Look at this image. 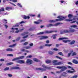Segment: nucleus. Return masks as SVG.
Masks as SVG:
<instances>
[{"label":"nucleus","mask_w":78,"mask_h":78,"mask_svg":"<svg viewBox=\"0 0 78 78\" xmlns=\"http://www.w3.org/2000/svg\"><path fill=\"white\" fill-rule=\"evenodd\" d=\"M71 41L70 40H63L62 41L63 42H64V43H67L68 42H70Z\"/></svg>","instance_id":"15"},{"label":"nucleus","mask_w":78,"mask_h":78,"mask_svg":"<svg viewBox=\"0 0 78 78\" xmlns=\"http://www.w3.org/2000/svg\"><path fill=\"white\" fill-rule=\"evenodd\" d=\"M11 30H18V28H12L11 29Z\"/></svg>","instance_id":"52"},{"label":"nucleus","mask_w":78,"mask_h":78,"mask_svg":"<svg viewBox=\"0 0 78 78\" xmlns=\"http://www.w3.org/2000/svg\"><path fill=\"white\" fill-rule=\"evenodd\" d=\"M5 11V10L4 8H1V9H0V12H1V11Z\"/></svg>","instance_id":"44"},{"label":"nucleus","mask_w":78,"mask_h":78,"mask_svg":"<svg viewBox=\"0 0 78 78\" xmlns=\"http://www.w3.org/2000/svg\"><path fill=\"white\" fill-rule=\"evenodd\" d=\"M36 70H41V72H43V71H45V70H46V69L38 68H37Z\"/></svg>","instance_id":"7"},{"label":"nucleus","mask_w":78,"mask_h":78,"mask_svg":"<svg viewBox=\"0 0 78 78\" xmlns=\"http://www.w3.org/2000/svg\"><path fill=\"white\" fill-rule=\"evenodd\" d=\"M66 75H67V73H66V72H64L62 74V76L65 77L67 76Z\"/></svg>","instance_id":"32"},{"label":"nucleus","mask_w":78,"mask_h":78,"mask_svg":"<svg viewBox=\"0 0 78 78\" xmlns=\"http://www.w3.org/2000/svg\"><path fill=\"white\" fill-rule=\"evenodd\" d=\"M38 38H39L40 40H42V39H47V38H48V37L41 36L38 37Z\"/></svg>","instance_id":"5"},{"label":"nucleus","mask_w":78,"mask_h":78,"mask_svg":"<svg viewBox=\"0 0 78 78\" xmlns=\"http://www.w3.org/2000/svg\"><path fill=\"white\" fill-rule=\"evenodd\" d=\"M17 6H18L20 8H22V5H21V4L20 3H18L17 4Z\"/></svg>","instance_id":"21"},{"label":"nucleus","mask_w":78,"mask_h":78,"mask_svg":"<svg viewBox=\"0 0 78 78\" xmlns=\"http://www.w3.org/2000/svg\"><path fill=\"white\" fill-rule=\"evenodd\" d=\"M20 37H18L16 39V40L17 41H19L20 40Z\"/></svg>","instance_id":"54"},{"label":"nucleus","mask_w":78,"mask_h":78,"mask_svg":"<svg viewBox=\"0 0 78 78\" xmlns=\"http://www.w3.org/2000/svg\"><path fill=\"white\" fill-rule=\"evenodd\" d=\"M25 58V56H22L19 57H18V59H23V58Z\"/></svg>","instance_id":"23"},{"label":"nucleus","mask_w":78,"mask_h":78,"mask_svg":"<svg viewBox=\"0 0 78 78\" xmlns=\"http://www.w3.org/2000/svg\"><path fill=\"white\" fill-rule=\"evenodd\" d=\"M17 63H19V64H24L25 63V61L20 60L17 61Z\"/></svg>","instance_id":"6"},{"label":"nucleus","mask_w":78,"mask_h":78,"mask_svg":"<svg viewBox=\"0 0 78 78\" xmlns=\"http://www.w3.org/2000/svg\"><path fill=\"white\" fill-rule=\"evenodd\" d=\"M28 33V32H26L24 33H23L21 34V36H25V35H26V34H27Z\"/></svg>","instance_id":"16"},{"label":"nucleus","mask_w":78,"mask_h":78,"mask_svg":"<svg viewBox=\"0 0 78 78\" xmlns=\"http://www.w3.org/2000/svg\"><path fill=\"white\" fill-rule=\"evenodd\" d=\"M5 61V60H4V59H0V61H1V62H2L3 61Z\"/></svg>","instance_id":"56"},{"label":"nucleus","mask_w":78,"mask_h":78,"mask_svg":"<svg viewBox=\"0 0 78 78\" xmlns=\"http://www.w3.org/2000/svg\"><path fill=\"white\" fill-rule=\"evenodd\" d=\"M71 28H76L77 27V26L76 25H73L70 26Z\"/></svg>","instance_id":"30"},{"label":"nucleus","mask_w":78,"mask_h":78,"mask_svg":"<svg viewBox=\"0 0 78 78\" xmlns=\"http://www.w3.org/2000/svg\"><path fill=\"white\" fill-rule=\"evenodd\" d=\"M34 61H35V62H39V60L36 58H34Z\"/></svg>","instance_id":"29"},{"label":"nucleus","mask_w":78,"mask_h":78,"mask_svg":"<svg viewBox=\"0 0 78 78\" xmlns=\"http://www.w3.org/2000/svg\"><path fill=\"white\" fill-rule=\"evenodd\" d=\"M9 68L8 67H6L4 69V71H6V70H9Z\"/></svg>","instance_id":"36"},{"label":"nucleus","mask_w":78,"mask_h":78,"mask_svg":"<svg viewBox=\"0 0 78 78\" xmlns=\"http://www.w3.org/2000/svg\"><path fill=\"white\" fill-rule=\"evenodd\" d=\"M61 24L60 23H55V25H54V26H58L59 25H60Z\"/></svg>","instance_id":"33"},{"label":"nucleus","mask_w":78,"mask_h":78,"mask_svg":"<svg viewBox=\"0 0 78 78\" xmlns=\"http://www.w3.org/2000/svg\"><path fill=\"white\" fill-rule=\"evenodd\" d=\"M75 31V30L73 29L70 28L69 30V33H73Z\"/></svg>","instance_id":"10"},{"label":"nucleus","mask_w":78,"mask_h":78,"mask_svg":"<svg viewBox=\"0 0 78 78\" xmlns=\"http://www.w3.org/2000/svg\"><path fill=\"white\" fill-rule=\"evenodd\" d=\"M53 31L52 30H46L44 31V33H45V34H48V33H53Z\"/></svg>","instance_id":"8"},{"label":"nucleus","mask_w":78,"mask_h":78,"mask_svg":"<svg viewBox=\"0 0 78 78\" xmlns=\"http://www.w3.org/2000/svg\"><path fill=\"white\" fill-rule=\"evenodd\" d=\"M56 68H57V69H61L60 72H63V71H64V70H67V67L65 66H57Z\"/></svg>","instance_id":"2"},{"label":"nucleus","mask_w":78,"mask_h":78,"mask_svg":"<svg viewBox=\"0 0 78 78\" xmlns=\"http://www.w3.org/2000/svg\"><path fill=\"white\" fill-rule=\"evenodd\" d=\"M2 22L4 23H7V20H6L4 19L3 20Z\"/></svg>","instance_id":"28"},{"label":"nucleus","mask_w":78,"mask_h":78,"mask_svg":"<svg viewBox=\"0 0 78 78\" xmlns=\"http://www.w3.org/2000/svg\"><path fill=\"white\" fill-rule=\"evenodd\" d=\"M8 75L9 77H11L12 76V75L11 74H8Z\"/></svg>","instance_id":"53"},{"label":"nucleus","mask_w":78,"mask_h":78,"mask_svg":"<svg viewBox=\"0 0 78 78\" xmlns=\"http://www.w3.org/2000/svg\"><path fill=\"white\" fill-rule=\"evenodd\" d=\"M48 53L50 55H52V54H53V52L51 51H50L48 52Z\"/></svg>","instance_id":"45"},{"label":"nucleus","mask_w":78,"mask_h":78,"mask_svg":"<svg viewBox=\"0 0 78 78\" xmlns=\"http://www.w3.org/2000/svg\"><path fill=\"white\" fill-rule=\"evenodd\" d=\"M17 59H19V58L18 57L16 58H14V59H13L12 60V61H16V60H17Z\"/></svg>","instance_id":"39"},{"label":"nucleus","mask_w":78,"mask_h":78,"mask_svg":"<svg viewBox=\"0 0 78 78\" xmlns=\"http://www.w3.org/2000/svg\"><path fill=\"white\" fill-rule=\"evenodd\" d=\"M75 42V41L74 40L72 41L69 43V44L70 45H73V44H74Z\"/></svg>","instance_id":"20"},{"label":"nucleus","mask_w":78,"mask_h":78,"mask_svg":"<svg viewBox=\"0 0 78 78\" xmlns=\"http://www.w3.org/2000/svg\"><path fill=\"white\" fill-rule=\"evenodd\" d=\"M19 25H16L15 26H14L12 27V28H16V27H19Z\"/></svg>","instance_id":"48"},{"label":"nucleus","mask_w":78,"mask_h":78,"mask_svg":"<svg viewBox=\"0 0 78 78\" xmlns=\"http://www.w3.org/2000/svg\"><path fill=\"white\" fill-rule=\"evenodd\" d=\"M54 50H55V51H57L58 50V48H55L53 49Z\"/></svg>","instance_id":"61"},{"label":"nucleus","mask_w":78,"mask_h":78,"mask_svg":"<svg viewBox=\"0 0 78 78\" xmlns=\"http://www.w3.org/2000/svg\"><path fill=\"white\" fill-rule=\"evenodd\" d=\"M16 45V44H14L13 45H11L9 46V47H14Z\"/></svg>","instance_id":"26"},{"label":"nucleus","mask_w":78,"mask_h":78,"mask_svg":"<svg viewBox=\"0 0 78 78\" xmlns=\"http://www.w3.org/2000/svg\"><path fill=\"white\" fill-rule=\"evenodd\" d=\"M34 23H35V24H39V22L38 21L37 22L35 21Z\"/></svg>","instance_id":"49"},{"label":"nucleus","mask_w":78,"mask_h":78,"mask_svg":"<svg viewBox=\"0 0 78 78\" xmlns=\"http://www.w3.org/2000/svg\"><path fill=\"white\" fill-rule=\"evenodd\" d=\"M29 16H31V17H34V16H35V15H33L32 14H29Z\"/></svg>","instance_id":"50"},{"label":"nucleus","mask_w":78,"mask_h":78,"mask_svg":"<svg viewBox=\"0 0 78 78\" xmlns=\"http://www.w3.org/2000/svg\"><path fill=\"white\" fill-rule=\"evenodd\" d=\"M25 48L26 49H29V48H30V46H27L25 47Z\"/></svg>","instance_id":"57"},{"label":"nucleus","mask_w":78,"mask_h":78,"mask_svg":"<svg viewBox=\"0 0 78 78\" xmlns=\"http://www.w3.org/2000/svg\"><path fill=\"white\" fill-rule=\"evenodd\" d=\"M38 21V22H39V23H40V22H42V20H39Z\"/></svg>","instance_id":"60"},{"label":"nucleus","mask_w":78,"mask_h":78,"mask_svg":"<svg viewBox=\"0 0 78 78\" xmlns=\"http://www.w3.org/2000/svg\"><path fill=\"white\" fill-rule=\"evenodd\" d=\"M58 62V61L57 60H53L52 61L53 63L55 65H60L61 64H62V63L61 62Z\"/></svg>","instance_id":"3"},{"label":"nucleus","mask_w":78,"mask_h":78,"mask_svg":"<svg viewBox=\"0 0 78 78\" xmlns=\"http://www.w3.org/2000/svg\"><path fill=\"white\" fill-rule=\"evenodd\" d=\"M23 17L24 19H30V17L29 16H26L25 15H24L23 16Z\"/></svg>","instance_id":"12"},{"label":"nucleus","mask_w":78,"mask_h":78,"mask_svg":"<svg viewBox=\"0 0 78 78\" xmlns=\"http://www.w3.org/2000/svg\"><path fill=\"white\" fill-rule=\"evenodd\" d=\"M28 37V35L25 36L23 37V39H25V38H27V37Z\"/></svg>","instance_id":"42"},{"label":"nucleus","mask_w":78,"mask_h":78,"mask_svg":"<svg viewBox=\"0 0 78 78\" xmlns=\"http://www.w3.org/2000/svg\"><path fill=\"white\" fill-rule=\"evenodd\" d=\"M64 31H61L60 34H64Z\"/></svg>","instance_id":"59"},{"label":"nucleus","mask_w":78,"mask_h":78,"mask_svg":"<svg viewBox=\"0 0 78 78\" xmlns=\"http://www.w3.org/2000/svg\"><path fill=\"white\" fill-rule=\"evenodd\" d=\"M57 36V34H55V35H53L52 36V37H53V39H56V36Z\"/></svg>","instance_id":"31"},{"label":"nucleus","mask_w":78,"mask_h":78,"mask_svg":"<svg viewBox=\"0 0 78 78\" xmlns=\"http://www.w3.org/2000/svg\"><path fill=\"white\" fill-rule=\"evenodd\" d=\"M58 54L60 55H61L62 56H64V55H63V54L62 53V52H59L58 53Z\"/></svg>","instance_id":"41"},{"label":"nucleus","mask_w":78,"mask_h":78,"mask_svg":"<svg viewBox=\"0 0 78 78\" xmlns=\"http://www.w3.org/2000/svg\"><path fill=\"white\" fill-rule=\"evenodd\" d=\"M46 69H48V70H51V67H48L47 66L46 67Z\"/></svg>","instance_id":"55"},{"label":"nucleus","mask_w":78,"mask_h":78,"mask_svg":"<svg viewBox=\"0 0 78 78\" xmlns=\"http://www.w3.org/2000/svg\"><path fill=\"white\" fill-rule=\"evenodd\" d=\"M11 9H12V7H7L5 8V9L7 11H10V10H11Z\"/></svg>","instance_id":"14"},{"label":"nucleus","mask_w":78,"mask_h":78,"mask_svg":"<svg viewBox=\"0 0 78 78\" xmlns=\"http://www.w3.org/2000/svg\"><path fill=\"white\" fill-rule=\"evenodd\" d=\"M7 51H12L13 50L11 48H8L6 49Z\"/></svg>","instance_id":"19"},{"label":"nucleus","mask_w":78,"mask_h":78,"mask_svg":"<svg viewBox=\"0 0 78 78\" xmlns=\"http://www.w3.org/2000/svg\"><path fill=\"white\" fill-rule=\"evenodd\" d=\"M32 63H33V61L32 60L30 59H27L26 61V64L28 65H30L32 64Z\"/></svg>","instance_id":"4"},{"label":"nucleus","mask_w":78,"mask_h":78,"mask_svg":"<svg viewBox=\"0 0 78 78\" xmlns=\"http://www.w3.org/2000/svg\"><path fill=\"white\" fill-rule=\"evenodd\" d=\"M7 56H12H12H13V55L12 54H7Z\"/></svg>","instance_id":"40"},{"label":"nucleus","mask_w":78,"mask_h":78,"mask_svg":"<svg viewBox=\"0 0 78 78\" xmlns=\"http://www.w3.org/2000/svg\"><path fill=\"white\" fill-rule=\"evenodd\" d=\"M44 34V32H42L37 34L38 35H41V34Z\"/></svg>","instance_id":"35"},{"label":"nucleus","mask_w":78,"mask_h":78,"mask_svg":"<svg viewBox=\"0 0 78 78\" xmlns=\"http://www.w3.org/2000/svg\"><path fill=\"white\" fill-rule=\"evenodd\" d=\"M55 25L52 24H49L47 25V27H54Z\"/></svg>","instance_id":"18"},{"label":"nucleus","mask_w":78,"mask_h":78,"mask_svg":"<svg viewBox=\"0 0 78 78\" xmlns=\"http://www.w3.org/2000/svg\"><path fill=\"white\" fill-rule=\"evenodd\" d=\"M51 60H47L46 61V64H49L50 63H51Z\"/></svg>","instance_id":"27"},{"label":"nucleus","mask_w":78,"mask_h":78,"mask_svg":"<svg viewBox=\"0 0 78 78\" xmlns=\"http://www.w3.org/2000/svg\"><path fill=\"white\" fill-rule=\"evenodd\" d=\"M67 17V16H65V17L62 16H58L57 17L58 19H56L55 21H57V22H58V21H61L65 19Z\"/></svg>","instance_id":"1"},{"label":"nucleus","mask_w":78,"mask_h":78,"mask_svg":"<svg viewBox=\"0 0 78 78\" xmlns=\"http://www.w3.org/2000/svg\"><path fill=\"white\" fill-rule=\"evenodd\" d=\"M13 63L12 62H9L6 64L7 66H9L10 65H12V64H13Z\"/></svg>","instance_id":"24"},{"label":"nucleus","mask_w":78,"mask_h":78,"mask_svg":"<svg viewBox=\"0 0 78 78\" xmlns=\"http://www.w3.org/2000/svg\"><path fill=\"white\" fill-rule=\"evenodd\" d=\"M64 33H69V30H64Z\"/></svg>","instance_id":"25"},{"label":"nucleus","mask_w":78,"mask_h":78,"mask_svg":"<svg viewBox=\"0 0 78 78\" xmlns=\"http://www.w3.org/2000/svg\"><path fill=\"white\" fill-rule=\"evenodd\" d=\"M65 20L66 21H67V22H70V21H72V20H73L66 19Z\"/></svg>","instance_id":"37"},{"label":"nucleus","mask_w":78,"mask_h":78,"mask_svg":"<svg viewBox=\"0 0 78 78\" xmlns=\"http://www.w3.org/2000/svg\"><path fill=\"white\" fill-rule=\"evenodd\" d=\"M13 2H14V3H16V2H17V0H12Z\"/></svg>","instance_id":"58"},{"label":"nucleus","mask_w":78,"mask_h":78,"mask_svg":"<svg viewBox=\"0 0 78 78\" xmlns=\"http://www.w3.org/2000/svg\"><path fill=\"white\" fill-rule=\"evenodd\" d=\"M46 44H48V43L50 42V41H49L48 40L46 41Z\"/></svg>","instance_id":"64"},{"label":"nucleus","mask_w":78,"mask_h":78,"mask_svg":"<svg viewBox=\"0 0 78 78\" xmlns=\"http://www.w3.org/2000/svg\"><path fill=\"white\" fill-rule=\"evenodd\" d=\"M32 57V55H28V56H27L26 57L27 58H31Z\"/></svg>","instance_id":"46"},{"label":"nucleus","mask_w":78,"mask_h":78,"mask_svg":"<svg viewBox=\"0 0 78 78\" xmlns=\"http://www.w3.org/2000/svg\"><path fill=\"white\" fill-rule=\"evenodd\" d=\"M26 23V22L22 21L20 22V24H22V23Z\"/></svg>","instance_id":"47"},{"label":"nucleus","mask_w":78,"mask_h":78,"mask_svg":"<svg viewBox=\"0 0 78 78\" xmlns=\"http://www.w3.org/2000/svg\"><path fill=\"white\" fill-rule=\"evenodd\" d=\"M28 42H26L25 43H24V45H27V44H28Z\"/></svg>","instance_id":"62"},{"label":"nucleus","mask_w":78,"mask_h":78,"mask_svg":"<svg viewBox=\"0 0 78 78\" xmlns=\"http://www.w3.org/2000/svg\"><path fill=\"white\" fill-rule=\"evenodd\" d=\"M45 46H46L47 47H50V46H51L52 45V44H45Z\"/></svg>","instance_id":"34"},{"label":"nucleus","mask_w":78,"mask_h":78,"mask_svg":"<svg viewBox=\"0 0 78 78\" xmlns=\"http://www.w3.org/2000/svg\"><path fill=\"white\" fill-rule=\"evenodd\" d=\"M70 55H71V53H69L68 54V56L69 57H70Z\"/></svg>","instance_id":"63"},{"label":"nucleus","mask_w":78,"mask_h":78,"mask_svg":"<svg viewBox=\"0 0 78 78\" xmlns=\"http://www.w3.org/2000/svg\"><path fill=\"white\" fill-rule=\"evenodd\" d=\"M66 72L68 73H74V71H72L70 70H67L66 71Z\"/></svg>","instance_id":"17"},{"label":"nucleus","mask_w":78,"mask_h":78,"mask_svg":"<svg viewBox=\"0 0 78 78\" xmlns=\"http://www.w3.org/2000/svg\"><path fill=\"white\" fill-rule=\"evenodd\" d=\"M68 17H69V19H72V17H73V15L72 14H69L68 16Z\"/></svg>","instance_id":"22"},{"label":"nucleus","mask_w":78,"mask_h":78,"mask_svg":"<svg viewBox=\"0 0 78 78\" xmlns=\"http://www.w3.org/2000/svg\"><path fill=\"white\" fill-rule=\"evenodd\" d=\"M12 69H18L19 70H20V68L19 67H13L11 69V70Z\"/></svg>","instance_id":"9"},{"label":"nucleus","mask_w":78,"mask_h":78,"mask_svg":"<svg viewBox=\"0 0 78 78\" xmlns=\"http://www.w3.org/2000/svg\"><path fill=\"white\" fill-rule=\"evenodd\" d=\"M56 58H58V59H62V58L59 57H58V56H56Z\"/></svg>","instance_id":"51"},{"label":"nucleus","mask_w":78,"mask_h":78,"mask_svg":"<svg viewBox=\"0 0 78 78\" xmlns=\"http://www.w3.org/2000/svg\"><path fill=\"white\" fill-rule=\"evenodd\" d=\"M76 55V52H73L72 55V56H75Z\"/></svg>","instance_id":"43"},{"label":"nucleus","mask_w":78,"mask_h":78,"mask_svg":"<svg viewBox=\"0 0 78 78\" xmlns=\"http://www.w3.org/2000/svg\"><path fill=\"white\" fill-rule=\"evenodd\" d=\"M49 22H50V23H53L55 22H56V21L54 20H50L49 21Z\"/></svg>","instance_id":"38"},{"label":"nucleus","mask_w":78,"mask_h":78,"mask_svg":"<svg viewBox=\"0 0 78 78\" xmlns=\"http://www.w3.org/2000/svg\"><path fill=\"white\" fill-rule=\"evenodd\" d=\"M73 62L74 63V64H78V61H77V60L75 59H73Z\"/></svg>","instance_id":"11"},{"label":"nucleus","mask_w":78,"mask_h":78,"mask_svg":"<svg viewBox=\"0 0 78 78\" xmlns=\"http://www.w3.org/2000/svg\"><path fill=\"white\" fill-rule=\"evenodd\" d=\"M64 39H68V38H67L66 37H62L59 38L58 39V40L61 41V40H64Z\"/></svg>","instance_id":"13"}]
</instances>
